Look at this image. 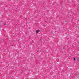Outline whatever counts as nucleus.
<instances>
[{
  "label": "nucleus",
  "instance_id": "obj_6",
  "mask_svg": "<svg viewBox=\"0 0 79 79\" xmlns=\"http://www.w3.org/2000/svg\"><path fill=\"white\" fill-rule=\"evenodd\" d=\"M74 60V61H76V60Z\"/></svg>",
  "mask_w": 79,
  "mask_h": 79
},
{
  "label": "nucleus",
  "instance_id": "obj_2",
  "mask_svg": "<svg viewBox=\"0 0 79 79\" xmlns=\"http://www.w3.org/2000/svg\"><path fill=\"white\" fill-rule=\"evenodd\" d=\"M2 27V25L0 24V27Z\"/></svg>",
  "mask_w": 79,
  "mask_h": 79
},
{
  "label": "nucleus",
  "instance_id": "obj_1",
  "mask_svg": "<svg viewBox=\"0 0 79 79\" xmlns=\"http://www.w3.org/2000/svg\"><path fill=\"white\" fill-rule=\"evenodd\" d=\"M39 32H40L39 30H37L36 31V34H37Z\"/></svg>",
  "mask_w": 79,
  "mask_h": 79
},
{
  "label": "nucleus",
  "instance_id": "obj_3",
  "mask_svg": "<svg viewBox=\"0 0 79 79\" xmlns=\"http://www.w3.org/2000/svg\"><path fill=\"white\" fill-rule=\"evenodd\" d=\"M79 58H76V60H79Z\"/></svg>",
  "mask_w": 79,
  "mask_h": 79
},
{
  "label": "nucleus",
  "instance_id": "obj_5",
  "mask_svg": "<svg viewBox=\"0 0 79 79\" xmlns=\"http://www.w3.org/2000/svg\"><path fill=\"white\" fill-rule=\"evenodd\" d=\"M74 60H75V58H73Z\"/></svg>",
  "mask_w": 79,
  "mask_h": 79
},
{
  "label": "nucleus",
  "instance_id": "obj_4",
  "mask_svg": "<svg viewBox=\"0 0 79 79\" xmlns=\"http://www.w3.org/2000/svg\"><path fill=\"white\" fill-rule=\"evenodd\" d=\"M4 26H5V25H6V23H4Z\"/></svg>",
  "mask_w": 79,
  "mask_h": 79
}]
</instances>
